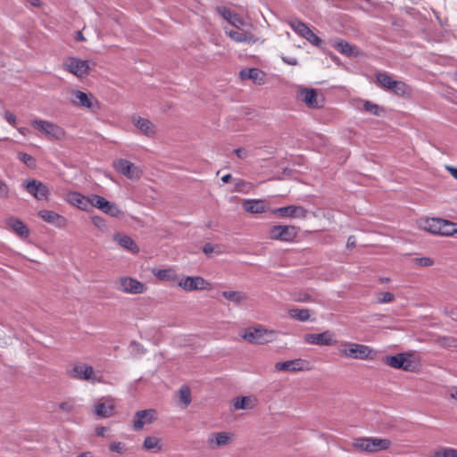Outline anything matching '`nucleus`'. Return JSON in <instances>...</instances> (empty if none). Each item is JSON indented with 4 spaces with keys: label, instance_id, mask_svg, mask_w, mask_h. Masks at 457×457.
<instances>
[{
    "label": "nucleus",
    "instance_id": "f704fd0d",
    "mask_svg": "<svg viewBox=\"0 0 457 457\" xmlns=\"http://www.w3.org/2000/svg\"><path fill=\"white\" fill-rule=\"evenodd\" d=\"M390 90L399 96H408L411 92V87L400 80H395Z\"/></svg>",
    "mask_w": 457,
    "mask_h": 457
},
{
    "label": "nucleus",
    "instance_id": "393cba45",
    "mask_svg": "<svg viewBox=\"0 0 457 457\" xmlns=\"http://www.w3.org/2000/svg\"><path fill=\"white\" fill-rule=\"evenodd\" d=\"M156 420V411L154 410L138 411L135 414L133 428L135 430H140L145 424H151Z\"/></svg>",
    "mask_w": 457,
    "mask_h": 457
},
{
    "label": "nucleus",
    "instance_id": "c756f323",
    "mask_svg": "<svg viewBox=\"0 0 457 457\" xmlns=\"http://www.w3.org/2000/svg\"><path fill=\"white\" fill-rule=\"evenodd\" d=\"M6 224L20 237L26 238L29 236V229L20 219L11 217L6 220Z\"/></svg>",
    "mask_w": 457,
    "mask_h": 457
},
{
    "label": "nucleus",
    "instance_id": "49530a36",
    "mask_svg": "<svg viewBox=\"0 0 457 457\" xmlns=\"http://www.w3.org/2000/svg\"><path fill=\"white\" fill-rule=\"evenodd\" d=\"M11 196V188L7 183L0 179V199H8Z\"/></svg>",
    "mask_w": 457,
    "mask_h": 457
},
{
    "label": "nucleus",
    "instance_id": "f8f14e48",
    "mask_svg": "<svg viewBox=\"0 0 457 457\" xmlns=\"http://www.w3.org/2000/svg\"><path fill=\"white\" fill-rule=\"evenodd\" d=\"M112 166L117 172L129 179H139L142 176V170L127 159H116L113 161Z\"/></svg>",
    "mask_w": 457,
    "mask_h": 457
},
{
    "label": "nucleus",
    "instance_id": "9b49d317",
    "mask_svg": "<svg viewBox=\"0 0 457 457\" xmlns=\"http://www.w3.org/2000/svg\"><path fill=\"white\" fill-rule=\"evenodd\" d=\"M89 206L96 207L112 217L118 218L122 215V212L118 205L98 195L93 194L88 195V207Z\"/></svg>",
    "mask_w": 457,
    "mask_h": 457
},
{
    "label": "nucleus",
    "instance_id": "e433bc0d",
    "mask_svg": "<svg viewBox=\"0 0 457 457\" xmlns=\"http://www.w3.org/2000/svg\"><path fill=\"white\" fill-rule=\"evenodd\" d=\"M377 81L379 83L381 87L386 90H390L395 80L390 75L386 72H378L376 74Z\"/></svg>",
    "mask_w": 457,
    "mask_h": 457
},
{
    "label": "nucleus",
    "instance_id": "4d7b16f0",
    "mask_svg": "<svg viewBox=\"0 0 457 457\" xmlns=\"http://www.w3.org/2000/svg\"><path fill=\"white\" fill-rule=\"evenodd\" d=\"M106 431H107V428L105 427H99L96 430V435L99 436H104Z\"/></svg>",
    "mask_w": 457,
    "mask_h": 457
},
{
    "label": "nucleus",
    "instance_id": "ea45409f",
    "mask_svg": "<svg viewBox=\"0 0 457 457\" xmlns=\"http://www.w3.org/2000/svg\"><path fill=\"white\" fill-rule=\"evenodd\" d=\"M362 107L361 109L367 112L372 113L374 115L379 116L381 112V108L375 103L370 101H361Z\"/></svg>",
    "mask_w": 457,
    "mask_h": 457
},
{
    "label": "nucleus",
    "instance_id": "69168bd1",
    "mask_svg": "<svg viewBox=\"0 0 457 457\" xmlns=\"http://www.w3.org/2000/svg\"><path fill=\"white\" fill-rule=\"evenodd\" d=\"M29 3L35 6L40 5L39 0H29Z\"/></svg>",
    "mask_w": 457,
    "mask_h": 457
},
{
    "label": "nucleus",
    "instance_id": "774afa93",
    "mask_svg": "<svg viewBox=\"0 0 457 457\" xmlns=\"http://www.w3.org/2000/svg\"><path fill=\"white\" fill-rule=\"evenodd\" d=\"M99 220H101L100 218H96L94 220V223L97 225V223H99Z\"/></svg>",
    "mask_w": 457,
    "mask_h": 457
},
{
    "label": "nucleus",
    "instance_id": "39448f33",
    "mask_svg": "<svg viewBox=\"0 0 457 457\" xmlns=\"http://www.w3.org/2000/svg\"><path fill=\"white\" fill-rule=\"evenodd\" d=\"M240 336L243 340L253 345H262L270 342L275 331L264 328L262 326L249 327L244 328Z\"/></svg>",
    "mask_w": 457,
    "mask_h": 457
},
{
    "label": "nucleus",
    "instance_id": "a19ab883",
    "mask_svg": "<svg viewBox=\"0 0 457 457\" xmlns=\"http://www.w3.org/2000/svg\"><path fill=\"white\" fill-rule=\"evenodd\" d=\"M160 440L155 436H146L144 441V448L145 450H160Z\"/></svg>",
    "mask_w": 457,
    "mask_h": 457
},
{
    "label": "nucleus",
    "instance_id": "4c0bfd02",
    "mask_svg": "<svg viewBox=\"0 0 457 457\" xmlns=\"http://www.w3.org/2000/svg\"><path fill=\"white\" fill-rule=\"evenodd\" d=\"M222 295L228 301L240 303L246 299V295L240 291H224Z\"/></svg>",
    "mask_w": 457,
    "mask_h": 457
},
{
    "label": "nucleus",
    "instance_id": "5fc2aeb1",
    "mask_svg": "<svg viewBox=\"0 0 457 457\" xmlns=\"http://www.w3.org/2000/svg\"><path fill=\"white\" fill-rule=\"evenodd\" d=\"M235 154L240 159H245L247 156V153L244 148H237L235 150Z\"/></svg>",
    "mask_w": 457,
    "mask_h": 457
},
{
    "label": "nucleus",
    "instance_id": "603ef678",
    "mask_svg": "<svg viewBox=\"0 0 457 457\" xmlns=\"http://www.w3.org/2000/svg\"><path fill=\"white\" fill-rule=\"evenodd\" d=\"M4 118L5 119V120H6L9 124H11V125H12V126H15V125H16V122H17V117H16V115H15L13 112H10V111H5V112H4Z\"/></svg>",
    "mask_w": 457,
    "mask_h": 457
},
{
    "label": "nucleus",
    "instance_id": "37998d69",
    "mask_svg": "<svg viewBox=\"0 0 457 457\" xmlns=\"http://www.w3.org/2000/svg\"><path fill=\"white\" fill-rule=\"evenodd\" d=\"M18 159L21 162H24L29 168H34L36 166L35 158L26 153H23V152L18 153Z\"/></svg>",
    "mask_w": 457,
    "mask_h": 457
},
{
    "label": "nucleus",
    "instance_id": "2eb2a0df",
    "mask_svg": "<svg viewBox=\"0 0 457 457\" xmlns=\"http://www.w3.org/2000/svg\"><path fill=\"white\" fill-rule=\"evenodd\" d=\"M95 414L100 418L112 417L116 412V403L112 397L100 398L95 404Z\"/></svg>",
    "mask_w": 457,
    "mask_h": 457
},
{
    "label": "nucleus",
    "instance_id": "e2e57ef3",
    "mask_svg": "<svg viewBox=\"0 0 457 457\" xmlns=\"http://www.w3.org/2000/svg\"><path fill=\"white\" fill-rule=\"evenodd\" d=\"M231 179V175L230 174H226L224 175L222 178H221V180L224 182V183H228L229 182V180Z\"/></svg>",
    "mask_w": 457,
    "mask_h": 457
},
{
    "label": "nucleus",
    "instance_id": "423d86ee",
    "mask_svg": "<svg viewBox=\"0 0 457 457\" xmlns=\"http://www.w3.org/2000/svg\"><path fill=\"white\" fill-rule=\"evenodd\" d=\"M382 361L394 369L405 371H415L419 367V362L411 353H398L393 356H385Z\"/></svg>",
    "mask_w": 457,
    "mask_h": 457
},
{
    "label": "nucleus",
    "instance_id": "de8ad7c7",
    "mask_svg": "<svg viewBox=\"0 0 457 457\" xmlns=\"http://www.w3.org/2000/svg\"><path fill=\"white\" fill-rule=\"evenodd\" d=\"M395 299V295L390 292H381L378 294V301L380 303H386L393 302Z\"/></svg>",
    "mask_w": 457,
    "mask_h": 457
},
{
    "label": "nucleus",
    "instance_id": "8fccbe9b",
    "mask_svg": "<svg viewBox=\"0 0 457 457\" xmlns=\"http://www.w3.org/2000/svg\"><path fill=\"white\" fill-rule=\"evenodd\" d=\"M217 12H219L220 15H221L228 22V20L230 19V17L233 15V13L235 12L231 11L230 9L227 8V7H224V6H220L217 8Z\"/></svg>",
    "mask_w": 457,
    "mask_h": 457
},
{
    "label": "nucleus",
    "instance_id": "338daca9",
    "mask_svg": "<svg viewBox=\"0 0 457 457\" xmlns=\"http://www.w3.org/2000/svg\"><path fill=\"white\" fill-rule=\"evenodd\" d=\"M25 130H26V129H24V128L19 129V132L23 134V135H25Z\"/></svg>",
    "mask_w": 457,
    "mask_h": 457
},
{
    "label": "nucleus",
    "instance_id": "3c124183",
    "mask_svg": "<svg viewBox=\"0 0 457 457\" xmlns=\"http://www.w3.org/2000/svg\"><path fill=\"white\" fill-rule=\"evenodd\" d=\"M415 263L420 267H430L434 264V261L428 257H420L415 259Z\"/></svg>",
    "mask_w": 457,
    "mask_h": 457
},
{
    "label": "nucleus",
    "instance_id": "4be33fe9",
    "mask_svg": "<svg viewBox=\"0 0 457 457\" xmlns=\"http://www.w3.org/2000/svg\"><path fill=\"white\" fill-rule=\"evenodd\" d=\"M179 286L185 291L204 290L210 286L202 277H186L179 281Z\"/></svg>",
    "mask_w": 457,
    "mask_h": 457
},
{
    "label": "nucleus",
    "instance_id": "dca6fc26",
    "mask_svg": "<svg viewBox=\"0 0 457 457\" xmlns=\"http://www.w3.org/2000/svg\"><path fill=\"white\" fill-rule=\"evenodd\" d=\"M23 186L31 195L37 200H47L49 195L48 187L39 180L28 179L23 182Z\"/></svg>",
    "mask_w": 457,
    "mask_h": 457
},
{
    "label": "nucleus",
    "instance_id": "aec40b11",
    "mask_svg": "<svg viewBox=\"0 0 457 457\" xmlns=\"http://www.w3.org/2000/svg\"><path fill=\"white\" fill-rule=\"evenodd\" d=\"M303 340L307 344L316 345H333L337 342L334 339V334L329 330L320 334H306L303 337Z\"/></svg>",
    "mask_w": 457,
    "mask_h": 457
},
{
    "label": "nucleus",
    "instance_id": "c9c22d12",
    "mask_svg": "<svg viewBox=\"0 0 457 457\" xmlns=\"http://www.w3.org/2000/svg\"><path fill=\"white\" fill-rule=\"evenodd\" d=\"M288 314L292 319L299 321H307L311 317L309 309H290Z\"/></svg>",
    "mask_w": 457,
    "mask_h": 457
},
{
    "label": "nucleus",
    "instance_id": "a211bd4d",
    "mask_svg": "<svg viewBox=\"0 0 457 457\" xmlns=\"http://www.w3.org/2000/svg\"><path fill=\"white\" fill-rule=\"evenodd\" d=\"M131 122L138 129L140 134L154 137L156 134V126L148 119L134 114L131 117Z\"/></svg>",
    "mask_w": 457,
    "mask_h": 457
},
{
    "label": "nucleus",
    "instance_id": "a878e982",
    "mask_svg": "<svg viewBox=\"0 0 457 457\" xmlns=\"http://www.w3.org/2000/svg\"><path fill=\"white\" fill-rule=\"evenodd\" d=\"M38 216L46 222L52 224L59 228H63L68 225L67 219L54 211L41 210Z\"/></svg>",
    "mask_w": 457,
    "mask_h": 457
},
{
    "label": "nucleus",
    "instance_id": "72a5a7b5",
    "mask_svg": "<svg viewBox=\"0 0 457 457\" xmlns=\"http://www.w3.org/2000/svg\"><path fill=\"white\" fill-rule=\"evenodd\" d=\"M334 47L337 51L347 56H354L358 54L354 46L344 40L336 42Z\"/></svg>",
    "mask_w": 457,
    "mask_h": 457
},
{
    "label": "nucleus",
    "instance_id": "ddd939ff",
    "mask_svg": "<svg viewBox=\"0 0 457 457\" xmlns=\"http://www.w3.org/2000/svg\"><path fill=\"white\" fill-rule=\"evenodd\" d=\"M289 26L295 33L305 38L312 46H321V38H320L306 23L299 20H294L289 22Z\"/></svg>",
    "mask_w": 457,
    "mask_h": 457
},
{
    "label": "nucleus",
    "instance_id": "5701e85b",
    "mask_svg": "<svg viewBox=\"0 0 457 457\" xmlns=\"http://www.w3.org/2000/svg\"><path fill=\"white\" fill-rule=\"evenodd\" d=\"M226 35L237 43H245L253 45L258 41V37L251 31L237 29V30L225 29Z\"/></svg>",
    "mask_w": 457,
    "mask_h": 457
},
{
    "label": "nucleus",
    "instance_id": "9d476101",
    "mask_svg": "<svg viewBox=\"0 0 457 457\" xmlns=\"http://www.w3.org/2000/svg\"><path fill=\"white\" fill-rule=\"evenodd\" d=\"M299 233V228L292 225H275L270 228L269 237L272 240L293 242Z\"/></svg>",
    "mask_w": 457,
    "mask_h": 457
},
{
    "label": "nucleus",
    "instance_id": "79ce46f5",
    "mask_svg": "<svg viewBox=\"0 0 457 457\" xmlns=\"http://www.w3.org/2000/svg\"><path fill=\"white\" fill-rule=\"evenodd\" d=\"M433 457H457V449L441 448L434 452Z\"/></svg>",
    "mask_w": 457,
    "mask_h": 457
},
{
    "label": "nucleus",
    "instance_id": "473e14b6",
    "mask_svg": "<svg viewBox=\"0 0 457 457\" xmlns=\"http://www.w3.org/2000/svg\"><path fill=\"white\" fill-rule=\"evenodd\" d=\"M114 238L122 247L130 250L133 253L138 252V247L137 244L130 237L119 234L116 235Z\"/></svg>",
    "mask_w": 457,
    "mask_h": 457
},
{
    "label": "nucleus",
    "instance_id": "bf43d9fd",
    "mask_svg": "<svg viewBox=\"0 0 457 457\" xmlns=\"http://www.w3.org/2000/svg\"><path fill=\"white\" fill-rule=\"evenodd\" d=\"M448 170L450 171L451 175L457 179V168L449 167Z\"/></svg>",
    "mask_w": 457,
    "mask_h": 457
},
{
    "label": "nucleus",
    "instance_id": "bb28decb",
    "mask_svg": "<svg viewBox=\"0 0 457 457\" xmlns=\"http://www.w3.org/2000/svg\"><path fill=\"white\" fill-rule=\"evenodd\" d=\"M266 73L258 68L244 69L240 71L243 80H252L256 85H263L266 82Z\"/></svg>",
    "mask_w": 457,
    "mask_h": 457
},
{
    "label": "nucleus",
    "instance_id": "58836bf2",
    "mask_svg": "<svg viewBox=\"0 0 457 457\" xmlns=\"http://www.w3.org/2000/svg\"><path fill=\"white\" fill-rule=\"evenodd\" d=\"M179 395L180 403L184 405V407H187L191 403L190 388L187 386H181Z\"/></svg>",
    "mask_w": 457,
    "mask_h": 457
},
{
    "label": "nucleus",
    "instance_id": "412c9836",
    "mask_svg": "<svg viewBox=\"0 0 457 457\" xmlns=\"http://www.w3.org/2000/svg\"><path fill=\"white\" fill-rule=\"evenodd\" d=\"M298 98L309 108H320L323 100L319 98L317 90L312 88H303L298 91Z\"/></svg>",
    "mask_w": 457,
    "mask_h": 457
},
{
    "label": "nucleus",
    "instance_id": "6e6d98bb",
    "mask_svg": "<svg viewBox=\"0 0 457 457\" xmlns=\"http://www.w3.org/2000/svg\"><path fill=\"white\" fill-rule=\"evenodd\" d=\"M283 62L289 64V65H292V66H295L298 64V61L295 59V58H287V57H283L282 58Z\"/></svg>",
    "mask_w": 457,
    "mask_h": 457
},
{
    "label": "nucleus",
    "instance_id": "20e7f679",
    "mask_svg": "<svg viewBox=\"0 0 457 457\" xmlns=\"http://www.w3.org/2000/svg\"><path fill=\"white\" fill-rule=\"evenodd\" d=\"M31 126L42 132L46 139L51 141H62L66 138L67 134L61 126L46 120H34Z\"/></svg>",
    "mask_w": 457,
    "mask_h": 457
},
{
    "label": "nucleus",
    "instance_id": "f3484780",
    "mask_svg": "<svg viewBox=\"0 0 457 457\" xmlns=\"http://www.w3.org/2000/svg\"><path fill=\"white\" fill-rule=\"evenodd\" d=\"M118 289L128 294H142L146 290V287L142 282L129 278L123 277L119 280Z\"/></svg>",
    "mask_w": 457,
    "mask_h": 457
},
{
    "label": "nucleus",
    "instance_id": "4468645a",
    "mask_svg": "<svg viewBox=\"0 0 457 457\" xmlns=\"http://www.w3.org/2000/svg\"><path fill=\"white\" fill-rule=\"evenodd\" d=\"M277 371H307L312 370L311 362L304 359H295L287 361H279L275 364Z\"/></svg>",
    "mask_w": 457,
    "mask_h": 457
},
{
    "label": "nucleus",
    "instance_id": "052dcab7",
    "mask_svg": "<svg viewBox=\"0 0 457 457\" xmlns=\"http://www.w3.org/2000/svg\"><path fill=\"white\" fill-rule=\"evenodd\" d=\"M204 252L205 253H210L212 252V246L211 245H205L204 247Z\"/></svg>",
    "mask_w": 457,
    "mask_h": 457
},
{
    "label": "nucleus",
    "instance_id": "a18cd8bd",
    "mask_svg": "<svg viewBox=\"0 0 457 457\" xmlns=\"http://www.w3.org/2000/svg\"><path fill=\"white\" fill-rule=\"evenodd\" d=\"M228 22L237 29H241L245 24V20L236 12H234L233 15L230 17Z\"/></svg>",
    "mask_w": 457,
    "mask_h": 457
},
{
    "label": "nucleus",
    "instance_id": "6e6552de",
    "mask_svg": "<svg viewBox=\"0 0 457 457\" xmlns=\"http://www.w3.org/2000/svg\"><path fill=\"white\" fill-rule=\"evenodd\" d=\"M68 95L69 101L76 107L87 110L98 108V101L92 94H87L79 89H70L68 90Z\"/></svg>",
    "mask_w": 457,
    "mask_h": 457
},
{
    "label": "nucleus",
    "instance_id": "7ed1b4c3",
    "mask_svg": "<svg viewBox=\"0 0 457 457\" xmlns=\"http://www.w3.org/2000/svg\"><path fill=\"white\" fill-rule=\"evenodd\" d=\"M342 356L358 360H374L376 352L369 345L352 342H343L339 348Z\"/></svg>",
    "mask_w": 457,
    "mask_h": 457
},
{
    "label": "nucleus",
    "instance_id": "0eeeda50",
    "mask_svg": "<svg viewBox=\"0 0 457 457\" xmlns=\"http://www.w3.org/2000/svg\"><path fill=\"white\" fill-rule=\"evenodd\" d=\"M68 374L71 378L79 380L89 381L92 383L103 382L102 377L97 375L92 366L82 362L75 363L68 371Z\"/></svg>",
    "mask_w": 457,
    "mask_h": 457
},
{
    "label": "nucleus",
    "instance_id": "1a4fd4ad",
    "mask_svg": "<svg viewBox=\"0 0 457 457\" xmlns=\"http://www.w3.org/2000/svg\"><path fill=\"white\" fill-rule=\"evenodd\" d=\"M63 70L74 76L83 79L90 72V62L78 57H67L62 63Z\"/></svg>",
    "mask_w": 457,
    "mask_h": 457
},
{
    "label": "nucleus",
    "instance_id": "13d9d810",
    "mask_svg": "<svg viewBox=\"0 0 457 457\" xmlns=\"http://www.w3.org/2000/svg\"><path fill=\"white\" fill-rule=\"evenodd\" d=\"M355 245V237L353 236H351L348 237V240H347V246L348 247H353Z\"/></svg>",
    "mask_w": 457,
    "mask_h": 457
},
{
    "label": "nucleus",
    "instance_id": "6ab92c4d",
    "mask_svg": "<svg viewBox=\"0 0 457 457\" xmlns=\"http://www.w3.org/2000/svg\"><path fill=\"white\" fill-rule=\"evenodd\" d=\"M271 213L280 217L305 219L308 210L300 205H288L273 209Z\"/></svg>",
    "mask_w": 457,
    "mask_h": 457
},
{
    "label": "nucleus",
    "instance_id": "2f4dec72",
    "mask_svg": "<svg viewBox=\"0 0 457 457\" xmlns=\"http://www.w3.org/2000/svg\"><path fill=\"white\" fill-rule=\"evenodd\" d=\"M153 274L162 281H176L178 280V275L173 268L168 269H156L153 270Z\"/></svg>",
    "mask_w": 457,
    "mask_h": 457
},
{
    "label": "nucleus",
    "instance_id": "09e8293b",
    "mask_svg": "<svg viewBox=\"0 0 457 457\" xmlns=\"http://www.w3.org/2000/svg\"><path fill=\"white\" fill-rule=\"evenodd\" d=\"M293 299L294 301L300 303L313 302V299L307 293L295 294Z\"/></svg>",
    "mask_w": 457,
    "mask_h": 457
},
{
    "label": "nucleus",
    "instance_id": "f257e3e1",
    "mask_svg": "<svg viewBox=\"0 0 457 457\" xmlns=\"http://www.w3.org/2000/svg\"><path fill=\"white\" fill-rule=\"evenodd\" d=\"M420 227L434 235L451 237L457 234L453 222L440 218H427L420 221Z\"/></svg>",
    "mask_w": 457,
    "mask_h": 457
},
{
    "label": "nucleus",
    "instance_id": "c85d7f7f",
    "mask_svg": "<svg viewBox=\"0 0 457 457\" xmlns=\"http://www.w3.org/2000/svg\"><path fill=\"white\" fill-rule=\"evenodd\" d=\"M65 200L82 211H88V196H85L77 191H71L66 195Z\"/></svg>",
    "mask_w": 457,
    "mask_h": 457
},
{
    "label": "nucleus",
    "instance_id": "f03ea898",
    "mask_svg": "<svg viewBox=\"0 0 457 457\" xmlns=\"http://www.w3.org/2000/svg\"><path fill=\"white\" fill-rule=\"evenodd\" d=\"M391 445L389 439L378 437H357L352 442V446L355 450L369 453L388 450Z\"/></svg>",
    "mask_w": 457,
    "mask_h": 457
},
{
    "label": "nucleus",
    "instance_id": "cd10ccee",
    "mask_svg": "<svg viewBox=\"0 0 457 457\" xmlns=\"http://www.w3.org/2000/svg\"><path fill=\"white\" fill-rule=\"evenodd\" d=\"M233 438V434L229 432L212 433L208 437V445L214 449L220 446L228 445Z\"/></svg>",
    "mask_w": 457,
    "mask_h": 457
},
{
    "label": "nucleus",
    "instance_id": "680f3d73",
    "mask_svg": "<svg viewBox=\"0 0 457 457\" xmlns=\"http://www.w3.org/2000/svg\"><path fill=\"white\" fill-rule=\"evenodd\" d=\"M76 40L77 41H84L85 40V37L81 31L77 32Z\"/></svg>",
    "mask_w": 457,
    "mask_h": 457
},
{
    "label": "nucleus",
    "instance_id": "c03bdc74",
    "mask_svg": "<svg viewBox=\"0 0 457 457\" xmlns=\"http://www.w3.org/2000/svg\"><path fill=\"white\" fill-rule=\"evenodd\" d=\"M109 449L111 452H114L120 454H124L127 453L126 445L122 442H112L109 445Z\"/></svg>",
    "mask_w": 457,
    "mask_h": 457
},
{
    "label": "nucleus",
    "instance_id": "7c9ffc66",
    "mask_svg": "<svg viewBox=\"0 0 457 457\" xmlns=\"http://www.w3.org/2000/svg\"><path fill=\"white\" fill-rule=\"evenodd\" d=\"M257 405V399L253 395L240 396L233 399L235 410H252Z\"/></svg>",
    "mask_w": 457,
    "mask_h": 457
},
{
    "label": "nucleus",
    "instance_id": "864d4df0",
    "mask_svg": "<svg viewBox=\"0 0 457 457\" xmlns=\"http://www.w3.org/2000/svg\"><path fill=\"white\" fill-rule=\"evenodd\" d=\"M59 407L61 410L70 412L74 409V402L72 400L62 402L60 403Z\"/></svg>",
    "mask_w": 457,
    "mask_h": 457
},
{
    "label": "nucleus",
    "instance_id": "0e129e2a",
    "mask_svg": "<svg viewBox=\"0 0 457 457\" xmlns=\"http://www.w3.org/2000/svg\"><path fill=\"white\" fill-rule=\"evenodd\" d=\"M78 457H93V454L91 452H85L80 453Z\"/></svg>",
    "mask_w": 457,
    "mask_h": 457
},
{
    "label": "nucleus",
    "instance_id": "b1692460",
    "mask_svg": "<svg viewBox=\"0 0 457 457\" xmlns=\"http://www.w3.org/2000/svg\"><path fill=\"white\" fill-rule=\"evenodd\" d=\"M243 209L252 214H261L269 211L270 205L263 199H245L242 203Z\"/></svg>",
    "mask_w": 457,
    "mask_h": 457
}]
</instances>
